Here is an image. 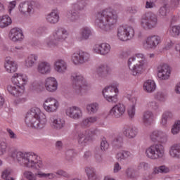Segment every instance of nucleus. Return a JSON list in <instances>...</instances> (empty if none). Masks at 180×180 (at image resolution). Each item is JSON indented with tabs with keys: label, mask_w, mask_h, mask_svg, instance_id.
Instances as JSON below:
<instances>
[{
	"label": "nucleus",
	"mask_w": 180,
	"mask_h": 180,
	"mask_svg": "<svg viewBox=\"0 0 180 180\" xmlns=\"http://www.w3.org/2000/svg\"><path fill=\"white\" fill-rule=\"evenodd\" d=\"M11 158H13L18 165L27 168L28 169H34L37 171L36 174L30 170L25 171L22 176L26 180H37V178L44 179H54L56 174L54 173H45L43 171L49 169V164L40 160L37 154L33 152H12Z\"/></svg>",
	"instance_id": "1"
},
{
	"label": "nucleus",
	"mask_w": 180,
	"mask_h": 180,
	"mask_svg": "<svg viewBox=\"0 0 180 180\" xmlns=\"http://www.w3.org/2000/svg\"><path fill=\"white\" fill-rule=\"evenodd\" d=\"M127 65L132 77H139L146 70H148L150 63L147 61L146 55L141 53L131 56L127 61Z\"/></svg>",
	"instance_id": "2"
},
{
	"label": "nucleus",
	"mask_w": 180,
	"mask_h": 180,
	"mask_svg": "<svg viewBox=\"0 0 180 180\" xmlns=\"http://www.w3.org/2000/svg\"><path fill=\"white\" fill-rule=\"evenodd\" d=\"M117 22V15L111 8H105L97 13L95 25L103 32H110Z\"/></svg>",
	"instance_id": "3"
},
{
	"label": "nucleus",
	"mask_w": 180,
	"mask_h": 180,
	"mask_svg": "<svg viewBox=\"0 0 180 180\" xmlns=\"http://www.w3.org/2000/svg\"><path fill=\"white\" fill-rule=\"evenodd\" d=\"M25 123L27 127L41 130L47 124V115L39 107H33L27 112Z\"/></svg>",
	"instance_id": "4"
},
{
	"label": "nucleus",
	"mask_w": 180,
	"mask_h": 180,
	"mask_svg": "<svg viewBox=\"0 0 180 180\" xmlns=\"http://www.w3.org/2000/svg\"><path fill=\"white\" fill-rule=\"evenodd\" d=\"M11 84L7 86V91L10 95L19 98L25 94L26 85L29 82V76L22 72L14 73L11 78Z\"/></svg>",
	"instance_id": "5"
},
{
	"label": "nucleus",
	"mask_w": 180,
	"mask_h": 180,
	"mask_svg": "<svg viewBox=\"0 0 180 180\" xmlns=\"http://www.w3.org/2000/svg\"><path fill=\"white\" fill-rule=\"evenodd\" d=\"M68 31L65 28H57L52 32L48 38L46 39L45 43L49 47H54L58 46L60 43L65 41L69 36Z\"/></svg>",
	"instance_id": "6"
},
{
	"label": "nucleus",
	"mask_w": 180,
	"mask_h": 180,
	"mask_svg": "<svg viewBox=\"0 0 180 180\" xmlns=\"http://www.w3.org/2000/svg\"><path fill=\"white\" fill-rule=\"evenodd\" d=\"M72 86L78 94H86L89 91V83L81 73H74L71 76Z\"/></svg>",
	"instance_id": "7"
},
{
	"label": "nucleus",
	"mask_w": 180,
	"mask_h": 180,
	"mask_svg": "<svg viewBox=\"0 0 180 180\" xmlns=\"http://www.w3.org/2000/svg\"><path fill=\"white\" fill-rule=\"evenodd\" d=\"M145 155L153 161L161 160L165 157V148L160 143H155L146 148Z\"/></svg>",
	"instance_id": "8"
},
{
	"label": "nucleus",
	"mask_w": 180,
	"mask_h": 180,
	"mask_svg": "<svg viewBox=\"0 0 180 180\" xmlns=\"http://www.w3.org/2000/svg\"><path fill=\"white\" fill-rule=\"evenodd\" d=\"M158 25V18L153 12H147L143 14L140 20L139 26L143 30H153Z\"/></svg>",
	"instance_id": "9"
},
{
	"label": "nucleus",
	"mask_w": 180,
	"mask_h": 180,
	"mask_svg": "<svg viewBox=\"0 0 180 180\" xmlns=\"http://www.w3.org/2000/svg\"><path fill=\"white\" fill-rule=\"evenodd\" d=\"M102 95L107 102L116 103L117 102V95H119V84L112 83L106 86L102 90Z\"/></svg>",
	"instance_id": "10"
},
{
	"label": "nucleus",
	"mask_w": 180,
	"mask_h": 180,
	"mask_svg": "<svg viewBox=\"0 0 180 180\" xmlns=\"http://www.w3.org/2000/svg\"><path fill=\"white\" fill-rule=\"evenodd\" d=\"M70 61L74 65H84L91 61V55L84 51H76L72 53Z\"/></svg>",
	"instance_id": "11"
},
{
	"label": "nucleus",
	"mask_w": 180,
	"mask_h": 180,
	"mask_svg": "<svg viewBox=\"0 0 180 180\" xmlns=\"http://www.w3.org/2000/svg\"><path fill=\"white\" fill-rule=\"evenodd\" d=\"M85 1H76L71 4V9L67 13V18L70 22H77L79 20V11H84Z\"/></svg>",
	"instance_id": "12"
},
{
	"label": "nucleus",
	"mask_w": 180,
	"mask_h": 180,
	"mask_svg": "<svg viewBox=\"0 0 180 180\" xmlns=\"http://www.w3.org/2000/svg\"><path fill=\"white\" fill-rule=\"evenodd\" d=\"M134 37V28L129 25L120 26L117 30V39L120 41H128Z\"/></svg>",
	"instance_id": "13"
},
{
	"label": "nucleus",
	"mask_w": 180,
	"mask_h": 180,
	"mask_svg": "<svg viewBox=\"0 0 180 180\" xmlns=\"http://www.w3.org/2000/svg\"><path fill=\"white\" fill-rule=\"evenodd\" d=\"M42 108L46 113H56L60 109V101L54 97H48L44 101Z\"/></svg>",
	"instance_id": "14"
},
{
	"label": "nucleus",
	"mask_w": 180,
	"mask_h": 180,
	"mask_svg": "<svg viewBox=\"0 0 180 180\" xmlns=\"http://www.w3.org/2000/svg\"><path fill=\"white\" fill-rule=\"evenodd\" d=\"M65 115L72 120H79L84 117V111L79 106L71 105L66 108Z\"/></svg>",
	"instance_id": "15"
},
{
	"label": "nucleus",
	"mask_w": 180,
	"mask_h": 180,
	"mask_svg": "<svg viewBox=\"0 0 180 180\" xmlns=\"http://www.w3.org/2000/svg\"><path fill=\"white\" fill-rule=\"evenodd\" d=\"M162 39L161 37L158 35H150L146 37V39L143 42V49L148 50L150 49H156Z\"/></svg>",
	"instance_id": "16"
},
{
	"label": "nucleus",
	"mask_w": 180,
	"mask_h": 180,
	"mask_svg": "<svg viewBox=\"0 0 180 180\" xmlns=\"http://www.w3.org/2000/svg\"><path fill=\"white\" fill-rule=\"evenodd\" d=\"M171 66L167 64H162L158 67L157 75L160 81H167L171 78Z\"/></svg>",
	"instance_id": "17"
},
{
	"label": "nucleus",
	"mask_w": 180,
	"mask_h": 180,
	"mask_svg": "<svg viewBox=\"0 0 180 180\" xmlns=\"http://www.w3.org/2000/svg\"><path fill=\"white\" fill-rule=\"evenodd\" d=\"M37 71L41 75H50L53 71V65L49 60H42L39 62Z\"/></svg>",
	"instance_id": "18"
},
{
	"label": "nucleus",
	"mask_w": 180,
	"mask_h": 180,
	"mask_svg": "<svg viewBox=\"0 0 180 180\" xmlns=\"http://www.w3.org/2000/svg\"><path fill=\"white\" fill-rule=\"evenodd\" d=\"M150 137L154 143H155V141H158L160 144H167V143H168V135H167L165 131L161 129L153 131L150 134Z\"/></svg>",
	"instance_id": "19"
},
{
	"label": "nucleus",
	"mask_w": 180,
	"mask_h": 180,
	"mask_svg": "<svg viewBox=\"0 0 180 180\" xmlns=\"http://www.w3.org/2000/svg\"><path fill=\"white\" fill-rule=\"evenodd\" d=\"M44 86L48 92H57L58 90V81L56 77L50 76L44 79Z\"/></svg>",
	"instance_id": "20"
},
{
	"label": "nucleus",
	"mask_w": 180,
	"mask_h": 180,
	"mask_svg": "<svg viewBox=\"0 0 180 180\" xmlns=\"http://www.w3.org/2000/svg\"><path fill=\"white\" fill-rule=\"evenodd\" d=\"M8 37L14 43H22L25 39V34L22 28L14 27L11 30Z\"/></svg>",
	"instance_id": "21"
},
{
	"label": "nucleus",
	"mask_w": 180,
	"mask_h": 180,
	"mask_svg": "<svg viewBox=\"0 0 180 180\" xmlns=\"http://www.w3.org/2000/svg\"><path fill=\"white\" fill-rule=\"evenodd\" d=\"M92 134H94V131L90 129L79 132L77 134V141L79 144L86 146L88 143H91V141H92Z\"/></svg>",
	"instance_id": "22"
},
{
	"label": "nucleus",
	"mask_w": 180,
	"mask_h": 180,
	"mask_svg": "<svg viewBox=\"0 0 180 180\" xmlns=\"http://www.w3.org/2000/svg\"><path fill=\"white\" fill-rule=\"evenodd\" d=\"M126 113V105L123 103H117L114 105L109 111L110 116L115 119L122 117Z\"/></svg>",
	"instance_id": "23"
},
{
	"label": "nucleus",
	"mask_w": 180,
	"mask_h": 180,
	"mask_svg": "<svg viewBox=\"0 0 180 180\" xmlns=\"http://www.w3.org/2000/svg\"><path fill=\"white\" fill-rule=\"evenodd\" d=\"M49 123L55 130H61L65 127V120L63 117H56V115L49 117Z\"/></svg>",
	"instance_id": "24"
},
{
	"label": "nucleus",
	"mask_w": 180,
	"mask_h": 180,
	"mask_svg": "<svg viewBox=\"0 0 180 180\" xmlns=\"http://www.w3.org/2000/svg\"><path fill=\"white\" fill-rule=\"evenodd\" d=\"M34 11L33 4L30 1H22L18 5V12L24 16L32 15Z\"/></svg>",
	"instance_id": "25"
},
{
	"label": "nucleus",
	"mask_w": 180,
	"mask_h": 180,
	"mask_svg": "<svg viewBox=\"0 0 180 180\" xmlns=\"http://www.w3.org/2000/svg\"><path fill=\"white\" fill-rule=\"evenodd\" d=\"M53 70L58 74H65L68 70V65L64 59H57L53 63Z\"/></svg>",
	"instance_id": "26"
},
{
	"label": "nucleus",
	"mask_w": 180,
	"mask_h": 180,
	"mask_svg": "<svg viewBox=\"0 0 180 180\" xmlns=\"http://www.w3.org/2000/svg\"><path fill=\"white\" fill-rule=\"evenodd\" d=\"M4 70L8 74H15L18 71V63L11 57H6L4 61Z\"/></svg>",
	"instance_id": "27"
},
{
	"label": "nucleus",
	"mask_w": 180,
	"mask_h": 180,
	"mask_svg": "<svg viewBox=\"0 0 180 180\" xmlns=\"http://www.w3.org/2000/svg\"><path fill=\"white\" fill-rule=\"evenodd\" d=\"M39 61V55L36 53H31L28 55L25 60L24 65L26 68H33L36 63Z\"/></svg>",
	"instance_id": "28"
},
{
	"label": "nucleus",
	"mask_w": 180,
	"mask_h": 180,
	"mask_svg": "<svg viewBox=\"0 0 180 180\" xmlns=\"http://www.w3.org/2000/svg\"><path fill=\"white\" fill-rule=\"evenodd\" d=\"M46 20L48 23H51V25H56V23H58L60 20V14L58 13V10H51V11L46 15Z\"/></svg>",
	"instance_id": "29"
},
{
	"label": "nucleus",
	"mask_w": 180,
	"mask_h": 180,
	"mask_svg": "<svg viewBox=\"0 0 180 180\" xmlns=\"http://www.w3.org/2000/svg\"><path fill=\"white\" fill-rule=\"evenodd\" d=\"M169 155L172 158L180 160V143H174L169 148Z\"/></svg>",
	"instance_id": "30"
},
{
	"label": "nucleus",
	"mask_w": 180,
	"mask_h": 180,
	"mask_svg": "<svg viewBox=\"0 0 180 180\" xmlns=\"http://www.w3.org/2000/svg\"><path fill=\"white\" fill-rule=\"evenodd\" d=\"M157 89V84L153 79H148L143 83V91L148 94H153Z\"/></svg>",
	"instance_id": "31"
},
{
	"label": "nucleus",
	"mask_w": 180,
	"mask_h": 180,
	"mask_svg": "<svg viewBox=\"0 0 180 180\" xmlns=\"http://www.w3.org/2000/svg\"><path fill=\"white\" fill-rule=\"evenodd\" d=\"M122 133L128 139H134L139 134V129L131 127H126L122 129Z\"/></svg>",
	"instance_id": "32"
},
{
	"label": "nucleus",
	"mask_w": 180,
	"mask_h": 180,
	"mask_svg": "<svg viewBox=\"0 0 180 180\" xmlns=\"http://www.w3.org/2000/svg\"><path fill=\"white\" fill-rule=\"evenodd\" d=\"M174 113L171 111L165 112L161 117L160 125L161 127H167L168 126V120L173 119Z\"/></svg>",
	"instance_id": "33"
},
{
	"label": "nucleus",
	"mask_w": 180,
	"mask_h": 180,
	"mask_svg": "<svg viewBox=\"0 0 180 180\" xmlns=\"http://www.w3.org/2000/svg\"><path fill=\"white\" fill-rule=\"evenodd\" d=\"M143 120L145 124H151L155 120V115L152 110H146L143 113Z\"/></svg>",
	"instance_id": "34"
},
{
	"label": "nucleus",
	"mask_w": 180,
	"mask_h": 180,
	"mask_svg": "<svg viewBox=\"0 0 180 180\" xmlns=\"http://www.w3.org/2000/svg\"><path fill=\"white\" fill-rule=\"evenodd\" d=\"M85 172L89 180H98V173L96 169L92 167H87L85 168Z\"/></svg>",
	"instance_id": "35"
},
{
	"label": "nucleus",
	"mask_w": 180,
	"mask_h": 180,
	"mask_svg": "<svg viewBox=\"0 0 180 180\" xmlns=\"http://www.w3.org/2000/svg\"><path fill=\"white\" fill-rule=\"evenodd\" d=\"M94 34V30L91 27L85 26L80 30V36L83 40H88Z\"/></svg>",
	"instance_id": "36"
},
{
	"label": "nucleus",
	"mask_w": 180,
	"mask_h": 180,
	"mask_svg": "<svg viewBox=\"0 0 180 180\" xmlns=\"http://www.w3.org/2000/svg\"><path fill=\"white\" fill-rule=\"evenodd\" d=\"M169 172H171V169L165 165L156 166L153 169V175H158V174H169Z\"/></svg>",
	"instance_id": "37"
},
{
	"label": "nucleus",
	"mask_w": 180,
	"mask_h": 180,
	"mask_svg": "<svg viewBox=\"0 0 180 180\" xmlns=\"http://www.w3.org/2000/svg\"><path fill=\"white\" fill-rule=\"evenodd\" d=\"M168 33L171 37H179L180 36V25H172L169 27L168 30Z\"/></svg>",
	"instance_id": "38"
},
{
	"label": "nucleus",
	"mask_w": 180,
	"mask_h": 180,
	"mask_svg": "<svg viewBox=\"0 0 180 180\" xmlns=\"http://www.w3.org/2000/svg\"><path fill=\"white\" fill-rule=\"evenodd\" d=\"M130 157H131V153L127 150H120L116 155V158L118 159L119 161L127 160V158H130Z\"/></svg>",
	"instance_id": "39"
},
{
	"label": "nucleus",
	"mask_w": 180,
	"mask_h": 180,
	"mask_svg": "<svg viewBox=\"0 0 180 180\" xmlns=\"http://www.w3.org/2000/svg\"><path fill=\"white\" fill-rule=\"evenodd\" d=\"M99 110V104L96 102L88 103L86 105V110L89 113H96Z\"/></svg>",
	"instance_id": "40"
},
{
	"label": "nucleus",
	"mask_w": 180,
	"mask_h": 180,
	"mask_svg": "<svg viewBox=\"0 0 180 180\" xmlns=\"http://www.w3.org/2000/svg\"><path fill=\"white\" fill-rule=\"evenodd\" d=\"M12 23V18L9 15H3L0 17V27H6Z\"/></svg>",
	"instance_id": "41"
},
{
	"label": "nucleus",
	"mask_w": 180,
	"mask_h": 180,
	"mask_svg": "<svg viewBox=\"0 0 180 180\" xmlns=\"http://www.w3.org/2000/svg\"><path fill=\"white\" fill-rule=\"evenodd\" d=\"M171 133L173 136H176L180 133V120H176L171 127Z\"/></svg>",
	"instance_id": "42"
},
{
	"label": "nucleus",
	"mask_w": 180,
	"mask_h": 180,
	"mask_svg": "<svg viewBox=\"0 0 180 180\" xmlns=\"http://www.w3.org/2000/svg\"><path fill=\"white\" fill-rule=\"evenodd\" d=\"M96 122H98V117L92 116L84 119L82 122V126H84V127H88V126H91L92 123H96Z\"/></svg>",
	"instance_id": "43"
},
{
	"label": "nucleus",
	"mask_w": 180,
	"mask_h": 180,
	"mask_svg": "<svg viewBox=\"0 0 180 180\" xmlns=\"http://www.w3.org/2000/svg\"><path fill=\"white\" fill-rule=\"evenodd\" d=\"M169 6H168V4H165L164 6L160 7L159 10V16L163 18H167L168 13H169Z\"/></svg>",
	"instance_id": "44"
},
{
	"label": "nucleus",
	"mask_w": 180,
	"mask_h": 180,
	"mask_svg": "<svg viewBox=\"0 0 180 180\" xmlns=\"http://www.w3.org/2000/svg\"><path fill=\"white\" fill-rule=\"evenodd\" d=\"M109 70H110V68H109V65L106 64H101L97 67L96 71L98 75L101 77V75H103L105 72H108Z\"/></svg>",
	"instance_id": "45"
},
{
	"label": "nucleus",
	"mask_w": 180,
	"mask_h": 180,
	"mask_svg": "<svg viewBox=\"0 0 180 180\" xmlns=\"http://www.w3.org/2000/svg\"><path fill=\"white\" fill-rule=\"evenodd\" d=\"M101 56H107L110 53V45L108 43H101Z\"/></svg>",
	"instance_id": "46"
},
{
	"label": "nucleus",
	"mask_w": 180,
	"mask_h": 180,
	"mask_svg": "<svg viewBox=\"0 0 180 180\" xmlns=\"http://www.w3.org/2000/svg\"><path fill=\"white\" fill-rule=\"evenodd\" d=\"M126 98L129 101V106L136 107V105H137V97L131 94H127Z\"/></svg>",
	"instance_id": "47"
},
{
	"label": "nucleus",
	"mask_w": 180,
	"mask_h": 180,
	"mask_svg": "<svg viewBox=\"0 0 180 180\" xmlns=\"http://www.w3.org/2000/svg\"><path fill=\"white\" fill-rule=\"evenodd\" d=\"M174 41L169 38L165 39L164 41V49L165 50H170V49H172L174 47Z\"/></svg>",
	"instance_id": "48"
},
{
	"label": "nucleus",
	"mask_w": 180,
	"mask_h": 180,
	"mask_svg": "<svg viewBox=\"0 0 180 180\" xmlns=\"http://www.w3.org/2000/svg\"><path fill=\"white\" fill-rule=\"evenodd\" d=\"M8 143L5 141H0V157L6 154Z\"/></svg>",
	"instance_id": "49"
},
{
	"label": "nucleus",
	"mask_w": 180,
	"mask_h": 180,
	"mask_svg": "<svg viewBox=\"0 0 180 180\" xmlns=\"http://www.w3.org/2000/svg\"><path fill=\"white\" fill-rule=\"evenodd\" d=\"M30 88L33 92H40V84L37 81L32 82Z\"/></svg>",
	"instance_id": "50"
},
{
	"label": "nucleus",
	"mask_w": 180,
	"mask_h": 180,
	"mask_svg": "<svg viewBox=\"0 0 180 180\" xmlns=\"http://www.w3.org/2000/svg\"><path fill=\"white\" fill-rule=\"evenodd\" d=\"M147 107L152 110H158L160 108V105L155 101H150L148 102Z\"/></svg>",
	"instance_id": "51"
},
{
	"label": "nucleus",
	"mask_w": 180,
	"mask_h": 180,
	"mask_svg": "<svg viewBox=\"0 0 180 180\" xmlns=\"http://www.w3.org/2000/svg\"><path fill=\"white\" fill-rule=\"evenodd\" d=\"M101 50H102V43L95 44L94 45H93L92 51L93 53H95V54H100L101 56Z\"/></svg>",
	"instance_id": "52"
},
{
	"label": "nucleus",
	"mask_w": 180,
	"mask_h": 180,
	"mask_svg": "<svg viewBox=\"0 0 180 180\" xmlns=\"http://www.w3.org/2000/svg\"><path fill=\"white\" fill-rule=\"evenodd\" d=\"M155 1L157 0H148L146 2L145 8L146 9H153L157 8V4H155Z\"/></svg>",
	"instance_id": "53"
},
{
	"label": "nucleus",
	"mask_w": 180,
	"mask_h": 180,
	"mask_svg": "<svg viewBox=\"0 0 180 180\" xmlns=\"http://www.w3.org/2000/svg\"><path fill=\"white\" fill-rule=\"evenodd\" d=\"M127 113L128 116H129L131 119L134 118V116H136V107L129 106L127 109Z\"/></svg>",
	"instance_id": "54"
},
{
	"label": "nucleus",
	"mask_w": 180,
	"mask_h": 180,
	"mask_svg": "<svg viewBox=\"0 0 180 180\" xmlns=\"http://www.w3.org/2000/svg\"><path fill=\"white\" fill-rule=\"evenodd\" d=\"M125 174L128 178H134V174H136V172L133 167H128L125 170Z\"/></svg>",
	"instance_id": "55"
},
{
	"label": "nucleus",
	"mask_w": 180,
	"mask_h": 180,
	"mask_svg": "<svg viewBox=\"0 0 180 180\" xmlns=\"http://www.w3.org/2000/svg\"><path fill=\"white\" fill-rule=\"evenodd\" d=\"M65 154H66L67 160H72V158H74L77 155V153L75 152V150L70 149V150H68Z\"/></svg>",
	"instance_id": "56"
},
{
	"label": "nucleus",
	"mask_w": 180,
	"mask_h": 180,
	"mask_svg": "<svg viewBox=\"0 0 180 180\" xmlns=\"http://www.w3.org/2000/svg\"><path fill=\"white\" fill-rule=\"evenodd\" d=\"M138 168L139 169H143L145 171H147V169H150V164H148V162H141V163H139Z\"/></svg>",
	"instance_id": "57"
},
{
	"label": "nucleus",
	"mask_w": 180,
	"mask_h": 180,
	"mask_svg": "<svg viewBox=\"0 0 180 180\" xmlns=\"http://www.w3.org/2000/svg\"><path fill=\"white\" fill-rule=\"evenodd\" d=\"M10 175H11V170L9 169H6L1 173V178H3V179L6 180L8 178H12L9 176Z\"/></svg>",
	"instance_id": "58"
},
{
	"label": "nucleus",
	"mask_w": 180,
	"mask_h": 180,
	"mask_svg": "<svg viewBox=\"0 0 180 180\" xmlns=\"http://www.w3.org/2000/svg\"><path fill=\"white\" fill-rule=\"evenodd\" d=\"M7 133L11 140H18V135L12 129H8Z\"/></svg>",
	"instance_id": "59"
},
{
	"label": "nucleus",
	"mask_w": 180,
	"mask_h": 180,
	"mask_svg": "<svg viewBox=\"0 0 180 180\" xmlns=\"http://www.w3.org/2000/svg\"><path fill=\"white\" fill-rule=\"evenodd\" d=\"M109 148V143L106 140H103L101 143V150L102 151H106Z\"/></svg>",
	"instance_id": "60"
},
{
	"label": "nucleus",
	"mask_w": 180,
	"mask_h": 180,
	"mask_svg": "<svg viewBox=\"0 0 180 180\" xmlns=\"http://www.w3.org/2000/svg\"><path fill=\"white\" fill-rule=\"evenodd\" d=\"M18 4V1L14 0L8 2V11L9 12H12L15 8H16V5Z\"/></svg>",
	"instance_id": "61"
},
{
	"label": "nucleus",
	"mask_w": 180,
	"mask_h": 180,
	"mask_svg": "<svg viewBox=\"0 0 180 180\" xmlns=\"http://www.w3.org/2000/svg\"><path fill=\"white\" fill-rule=\"evenodd\" d=\"M121 170H122V166L120 165V164L119 162H115L113 167L114 174H117V172H120Z\"/></svg>",
	"instance_id": "62"
},
{
	"label": "nucleus",
	"mask_w": 180,
	"mask_h": 180,
	"mask_svg": "<svg viewBox=\"0 0 180 180\" xmlns=\"http://www.w3.org/2000/svg\"><path fill=\"white\" fill-rule=\"evenodd\" d=\"M155 98L156 99H158V101H162V99H164L165 98V94H164L161 91H159L155 94Z\"/></svg>",
	"instance_id": "63"
},
{
	"label": "nucleus",
	"mask_w": 180,
	"mask_h": 180,
	"mask_svg": "<svg viewBox=\"0 0 180 180\" xmlns=\"http://www.w3.org/2000/svg\"><path fill=\"white\" fill-rule=\"evenodd\" d=\"M172 8H176L179 6V0H170Z\"/></svg>",
	"instance_id": "64"
}]
</instances>
